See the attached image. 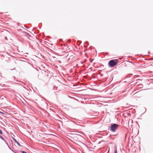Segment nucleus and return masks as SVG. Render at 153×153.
Segmentation results:
<instances>
[{"instance_id":"obj_1","label":"nucleus","mask_w":153,"mask_h":153,"mask_svg":"<svg viewBox=\"0 0 153 153\" xmlns=\"http://www.w3.org/2000/svg\"><path fill=\"white\" fill-rule=\"evenodd\" d=\"M118 62L117 59L111 60L108 63V66L110 67H113L117 64Z\"/></svg>"},{"instance_id":"obj_2","label":"nucleus","mask_w":153,"mask_h":153,"mask_svg":"<svg viewBox=\"0 0 153 153\" xmlns=\"http://www.w3.org/2000/svg\"><path fill=\"white\" fill-rule=\"evenodd\" d=\"M119 125L116 124H113L111 126V130L112 132H114L117 128Z\"/></svg>"},{"instance_id":"obj_3","label":"nucleus","mask_w":153,"mask_h":153,"mask_svg":"<svg viewBox=\"0 0 153 153\" xmlns=\"http://www.w3.org/2000/svg\"><path fill=\"white\" fill-rule=\"evenodd\" d=\"M13 140H14V141H15V142L19 146H21V145H20V144H19V143H18V142L17 141V140L15 139L14 138H13Z\"/></svg>"},{"instance_id":"obj_4","label":"nucleus","mask_w":153,"mask_h":153,"mask_svg":"<svg viewBox=\"0 0 153 153\" xmlns=\"http://www.w3.org/2000/svg\"><path fill=\"white\" fill-rule=\"evenodd\" d=\"M132 123L133 122V121L132 120H129L128 122V124L129 125L130 123Z\"/></svg>"},{"instance_id":"obj_5","label":"nucleus","mask_w":153,"mask_h":153,"mask_svg":"<svg viewBox=\"0 0 153 153\" xmlns=\"http://www.w3.org/2000/svg\"><path fill=\"white\" fill-rule=\"evenodd\" d=\"M0 138H1V139L4 140V141H5L4 138L3 137H2V136L0 135Z\"/></svg>"},{"instance_id":"obj_6","label":"nucleus","mask_w":153,"mask_h":153,"mask_svg":"<svg viewBox=\"0 0 153 153\" xmlns=\"http://www.w3.org/2000/svg\"><path fill=\"white\" fill-rule=\"evenodd\" d=\"M25 33L29 37H30L31 36L30 35L29 33H27L26 32H25Z\"/></svg>"},{"instance_id":"obj_7","label":"nucleus","mask_w":153,"mask_h":153,"mask_svg":"<svg viewBox=\"0 0 153 153\" xmlns=\"http://www.w3.org/2000/svg\"><path fill=\"white\" fill-rule=\"evenodd\" d=\"M142 86V85L141 84H140L138 85V86H139V87H140V88H141Z\"/></svg>"},{"instance_id":"obj_8","label":"nucleus","mask_w":153,"mask_h":153,"mask_svg":"<svg viewBox=\"0 0 153 153\" xmlns=\"http://www.w3.org/2000/svg\"><path fill=\"white\" fill-rule=\"evenodd\" d=\"M21 152L22 153H27V152H25V151H21Z\"/></svg>"},{"instance_id":"obj_9","label":"nucleus","mask_w":153,"mask_h":153,"mask_svg":"<svg viewBox=\"0 0 153 153\" xmlns=\"http://www.w3.org/2000/svg\"><path fill=\"white\" fill-rule=\"evenodd\" d=\"M2 134L3 133L1 129H0V134Z\"/></svg>"},{"instance_id":"obj_10","label":"nucleus","mask_w":153,"mask_h":153,"mask_svg":"<svg viewBox=\"0 0 153 153\" xmlns=\"http://www.w3.org/2000/svg\"><path fill=\"white\" fill-rule=\"evenodd\" d=\"M114 153H117V149H115L114 150Z\"/></svg>"}]
</instances>
